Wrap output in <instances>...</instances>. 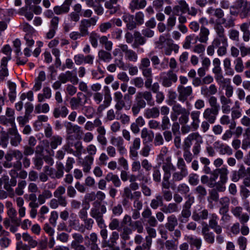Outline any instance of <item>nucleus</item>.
<instances>
[{
  "instance_id": "1",
  "label": "nucleus",
  "mask_w": 250,
  "mask_h": 250,
  "mask_svg": "<svg viewBox=\"0 0 250 250\" xmlns=\"http://www.w3.org/2000/svg\"><path fill=\"white\" fill-rule=\"evenodd\" d=\"M162 167L164 172L162 185L163 188L168 189L170 188L171 171L176 170V167L172 163L171 156H167L163 160Z\"/></svg>"
},
{
  "instance_id": "2",
  "label": "nucleus",
  "mask_w": 250,
  "mask_h": 250,
  "mask_svg": "<svg viewBox=\"0 0 250 250\" xmlns=\"http://www.w3.org/2000/svg\"><path fill=\"white\" fill-rule=\"evenodd\" d=\"M176 166L179 171H176V170L172 171V181L173 182H179L182 180L183 178L187 177L188 174L186 163L182 158L179 157L178 158Z\"/></svg>"
},
{
  "instance_id": "3",
  "label": "nucleus",
  "mask_w": 250,
  "mask_h": 250,
  "mask_svg": "<svg viewBox=\"0 0 250 250\" xmlns=\"http://www.w3.org/2000/svg\"><path fill=\"white\" fill-rule=\"evenodd\" d=\"M214 29L216 33V37L214 38L212 43L216 47L228 44V39L225 33V29L222 25L218 22L214 25Z\"/></svg>"
},
{
  "instance_id": "4",
  "label": "nucleus",
  "mask_w": 250,
  "mask_h": 250,
  "mask_svg": "<svg viewBox=\"0 0 250 250\" xmlns=\"http://www.w3.org/2000/svg\"><path fill=\"white\" fill-rule=\"evenodd\" d=\"M235 7L241 19L250 16V2L247 0H237Z\"/></svg>"
},
{
  "instance_id": "5",
  "label": "nucleus",
  "mask_w": 250,
  "mask_h": 250,
  "mask_svg": "<svg viewBox=\"0 0 250 250\" xmlns=\"http://www.w3.org/2000/svg\"><path fill=\"white\" fill-rule=\"evenodd\" d=\"M79 20L80 15H78L77 13L71 12L68 14L67 16L65 18L62 24L64 31L67 33L72 29Z\"/></svg>"
},
{
  "instance_id": "6",
  "label": "nucleus",
  "mask_w": 250,
  "mask_h": 250,
  "mask_svg": "<svg viewBox=\"0 0 250 250\" xmlns=\"http://www.w3.org/2000/svg\"><path fill=\"white\" fill-rule=\"evenodd\" d=\"M160 41L162 42V50L164 53L167 56L171 55L173 50L177 53L179 50V46L173 43L171 39H165L163 37H160Z\"/></svg>"
},
{
  "instance_id": "7",
  "label": "nucleus",
  "mask_w": 250,
  "mask_h": 250,
  "mask_svg": "<svg viewBox=\"0 0 250 250\" xmlns=\"http://www.w3.org/2000/svg\"><path fill=\"white\" fill-rule=\"evenodd\" d=\"M68 125H69V126L67 125L66 127V132L67 134L66 140L67 141V144L70 145V144H72V143L71 142V141L78 139L79 136L81 133V127L78 125H73L70 123H68Z\"/></svg>"
},
{
  "instance_id": "8",
  "label": "nucleus",
  "mask_w": 250,
  "mask_h": 250,
  "mask_svg": "<svg viewBox=\"0 0 250 250\" xmlns=\"http://www.w3.org/2000/svg\"><path fill=\"white\" fill-rule=\"evenodd\" d=\"M160 78L162 80V85L166 87H170L172 83L177 81L176 74L171 70L161 73Z\"/></svg>"
},
{
  "instance_id": "9",
  "label": "nucleus",
  "mask_w": 250,
  "mask_h": 250,
  "mask_svg": "<svg viewBox=\"0 0 250 250\" xmlns=\"http://www.w3.org/2000/svg\"><path fill=\"white\" fill-rule=\"evenodd\" d=\"M99 19L97 16H94L88 19H83L81 21L79 31L82 33L83 35L87 36L89 34L88 28L91 26H94Z\"/></svg>"
},
{
  "instance_id": "10",
  "label": "nucleus",
  "mask_w": 250,
  "mask_h": 250,
  "mask_svg": "<svg viewBox=\"0 0 250 250\" xmlns=\"http://www.w3.org/2000/svg\"><path fill=\"white\" fill-rule=\"evenodd\" d=\"M58 79L62 83L70 82L73 84H76L79 82V79L76 74L71 71H66L64 73H61L58 77Z\"/></svg>"
},
{
  "instance_id": "11",
  "label": "nucleus",
  "mask_w": 250,
  "mask_h": 250,
  "mask_svg": "<svg viewBox=\"0 0 250 250\" xmlns=\"http://www.w3.org/2000/svg\"><path fill=\"white\" fill-rule=\"evenodd\" d=\"M179 94L178 100L182 103H184L188 97L192 94L193 90L191 86H184L179 85L177 87Z\"/></svg>"
},
{
  "instance_id": "12",
  "label": "nucleus",
  "mask_w": 250,
  "mask_h": 250,
  "mask_svg": "<svg viewBox=\"0 0 250 250\" xmlns=\"http://www.w3.org/2000/svg\"><path fill=\"white\" fill-rule=\"evenodd\" d=\"M8 133L10 135V144L12 146H17L21 142L22 139L16 126L9 128Z\"/></svg>"
},
{
  "instance_id": "13",
  "label": "nucleus",
  "mask_w": 250,
  "mask_h": 250,
  "mask_svg": "<svg viewBox=\"0 0 250 250\" xmlns=\"http://www.w3.org/2000/svg\"><path fill=\"white\" fill-rule=\"evenodd\" d=\"M219 111V110L213 108H207L203 113V118L210 124H213L216 120Z\"/></svg>"
},
{
  "instance_id": "14",
  "label": "nucleus",
  "mask_w": 250,
  "mask_h": 250,
  "mask_svg": "<svg viewBox=\"0 0 250 250\" xmlns=\"http://www.w3.org/2000/svg\"><path fill=\"white\" fill-rule=\"evenodd\" d=\"M119 47L121 48L122 51L125 53V59L130 62H136L138 60L137 53L131 49H129L126 44H121Z\"/></svg>"
},
{
  "instance_id": "15",
  "label": "nucleus",
  "mask_w": 250,
  "mask_h": 250,
  "mask_svg": "<svg viewBox=\"0 0 250 250\" xmlns=\"http://www.w3.org/2000/svg\"><path fill=\"white\" fill-rule=\"evenodd\" d=\"M141 139L139 138H135L133 139L131 145L129 146V157L132 159H137L138 156V150L140 148Z\"/></svg>"
},
{
  "instance_id": "16",
  "label": "nucleus",
  "mask_w": 250,
  "mask_h": 250,
  "mask_svg": "<svg viewBox=\"0 0 250 250\" xmlns=\"http://www.w3.org/2000/svg\"><path fill=\"white\" fill-rule=\"evenodd\" d=\"M72 1V0H65L61 5L54 6L53 8L54 12L58 15L67 13L70 10Z\"/></svg>"
},
{
  "instance_id": "17",
  "label": "nucleus",
  "mask_w": 250,
  "mask_h": 250,
  "mask_svg": "<svg viewBox=\"0 0 250 250\" xmlns=\"http://www.w3.org/2000/svg\"><path fill=\"white\" fill-rule=\"evenodd\" d=\"M177 5H175L173 8V11L175 15H179L180 13H187L188 10V4L185 0H178Z\"/></svg>"
},
{
  "instance_id": "18",
  "label": "nucleus",
  "mask_w": 250,
  "mask_h": 250,
  "mask_svg": "<svg viewBox=\"0 0 250 250\" xmlns=\"http://www.w3.org/2000/svg\"><path fill=\"white\" fill-rule=\"evenodd\" d=\"M193 141L203 142L202 138L198 133H190L184 141V149H189Z\"/></svg>"
},
{
  "instance_id": "19",
  "label": "nucleus",
  "mask_w": 250,
  "mask_h": 250,
  "mask_svg": "<svg viewBox=\"0 0 250 250\" xmlns=\"http://www.w3.org/2000/svg\"><path fill=\"white\" fill-rule=\"evenodd\" d=\"M214 146L219 150V153L220 155H231L233 151L231 147L227 144L221 143L219 141L215 142Z\"/></svg>"
},
{
  "instance_id": "20",
  "label": "nucleus",
  "mask_w": 250,
  "mask_h": 250,
  "mask_svg": "<svg viewBox=\"0 0 250 250\" xmlns=\"http://www.w3.org/2000/svg\"><path fill=\"white\" fill-rule=\"evenodd\" d=\"M210 34L209 30L205 26H201L200 32L198 36L195 35L196 40L201 43H207L208 40V36Z\"/></svg>"
},
{
  "instance_id": "21",
  "label": "nucleus",
  "mask_w": 250,
  "mask_h": 250,
  "mask_svg": "<svg viewBox=\"0 0 250 250\" xmlns=\"http://www.w3.org/2000/svg\"><path fill=\"white\" fill-rule=\"evenodd\" d=\"M100 1H105L104 6L110 10V14H114L120 9V6L116 5L118 0H100Z\"/></svg>"
},
{
  "instance_id": "22",
  "label": "nucleus",
  "mask_w": 250,
  "mask_h": 250,
  "mask_svg": "<svg viewBox=\"0 0 250 250\" xmlns=\"http://www.w3.org/2000/svg\"><path fill=\"white\" fill-rule=\"evenodd\" d=\"M200 114L201 112L198 110H193L190 113V117L192 120L191 126L193 130H196L199 127Z\"/></svg>"
},
{
  "instance_id": "23",
  "label": "nucleus",
  "mask_w": 250,
  "mask_h": 250,
  "mask_svg": "<svg viewBox=\"0 0 250 250\" xmlns=\"http://www.w3.org/2000/svg\"><path fill=\"white\" fill-rule=\"evenodd\" d=\"M94 157L91 156H86L81 163L83 170L84 173H88L91 169L93 164Z\"/></svg>"
},
{
  "instance_id": "24",
  "label": "nucleus",
  "mask_w": 250,
  "mask_h": 250,
  "mask_svg": "<svg viewBox=\"0 0 250 250\" xmlns=\"http://www.w3.org/2000/svg\"><path fill=\"white\" fill-rule=\"evenodd\" d=\"M144 115L146 119L157 118L160 115V110L157 107L147 108L144 111Z\"/></svg>"
},
{
  "instance_id": "25",
  "label": "nucleus",
  "mask_w": 250,
  "mask_h": 250,
  "mask_svg": "<svg viewBox=\"0 0 250 250\" xmlns=\"http://www.w3.org/2000/svg\"><path fill=\"white\" fill-rule=\"evenodd\" d=\"M69 110L64 105L56 107L53 110V114L55 118H58L60 117L65 118L68 114Z\"/></svg>"
},
{
  "instance_id": "26",
  "label": "nucleus",
  "mask_w": 250,
  "mask_h": 250,
  "mask_svg": "<svg viewBox=\"0 0 250 250\" xmlns=\"http://www.w3.org/2000/svg\"><path fill=\"white\" fill-rule=\"evenodd\" d=\"M42 92L38 95V101L40 103L44 102L46 99H49L52 97V91L49 87H43Z\"/></svg>"
},
{
  "instance_id": "27",
  "label": "nucleus",
  "mask_w": 250,
  "mask_h": 250,
  "mask_svg": "<svg viewBox=\"0 0 250 250\" xmlns=\"http://www.w3.org/2000/svg\"><path fill=\"white\" fill-rule=\"evenodd\" d=\"M167 223L166 224V228L170 231H173L178 225L176 217L173 214L167 217Z\"/></svg>"
},
{
  "instance_id": "28",
  "label": "nucleus",
  "mask_w": 250,
  "mask_h": 250,
  "mask_svg": "<svg viewBox=\"0 0 250 250\" xmlns=\"http://www.w3.org/2000/svg\"><path fill=\"white\" fill-rule=\"evenodd\" d=\"M139 98L144 99L147 102V104L150 106H153L155 104V101L153 99L152 95L149 91H145L139 92Z\"/></svg>"
},
{
  "instance_id": "29",
  "label": "nucleus",
  "mask_w": 250,
  "mask_h": 250,
  "mask_svg": "<svg viewBox=\"0 0 250 250\" xmlns=\"http://www.w3.org/2000/svg\"><path fill=\"white\" fill-rule=\"evenodd\" d=\"M141 138L143 139V143H149L152 142L154 134L151 131H149L147 128H143L141 131Z\"/></svg>"
},
{
  "instance_id": "30",
  "label": "nucleus",
  "mask_w": 250,
  "mask_h": 250,
  "mask_svg": "<svg viewBox=\"0 0 250 250\" xmlns=\"http://www.w3.org/2000/svg\"><path fill=\"white\" fill-rule=\"evenodd\" d=\"M105 179L107 182H112L116 187H119L121 185V182L117 175L112 172H108L105 176Z\"/></svg>"
},
{
  "instance_id": "31",
  "label": "nucleus",
  "mask_w": 250,
  "mask_h": 250,
  "mask_svg": "<svg viewBox=\"0 0 250 250\" xmlns=\"http://www.w3.org/2000/svg\"><path fill=\"white\" fill-rule=\"evenodd\" d=\"M62 138L58 135L52 136L49 140V144L51 149H55L57 148L59 146H61L62 144Z\"/></svg>"
},
{
  "instance_id": "32",
  "label": "nucleus",
  "mask_w": 250,
  "mask_h": 250,
  "mask_svg": "<svg viewBox=\"0 0 250 250\" xmlns=\"http://www.w3.org/2000/svg\"><path fill=\"white\" fill-rule=\"evenodd\" d=\"M202 233L204 236V238L207 242L210 244L214 242V234L212 232L209 231V229L207 226L204 227L202 228Z\"/></svg>"
},
{
  "instance_id": "33",
  "label": "nucleus",
  "mask_w": 250,
  "mask_h": 250,
  "mask_svg": "<svg viewBox=\"0 0 250 250\" xmlns=\"http://www.w3.org/2000/svg\"><path fill=\"white\" fill-rule=\"evenodd\" d=\"M215 170L217 171L216 172L218 176L219 175V181H220V182L226 183L228 179V175L229 172L227 168L222 167L220 168L216 169Z\"/></svg>"
},
{
  "instance_id": "34",
  "label": "nucleus",
  "mask_w": 250,
  "mask_h": 250,
  "mask_svg": "<svg viewBox=\"0 0 250 250\" xmlns=\"http://www.w3.org/2000/svg\"><path fill=\"white\" fill-rule=\"evenodd\" d=\"M219 204L221 206L219 209V213H224L225 212H228L229 199L227 197L221 198L219 200Z\"/></svg>"
},
{
  "instance_id": "35",
  "label": "nucleus",
  "mask_w": 250,
  "mask_h": 250,
  "mask_svg": "<svg viewBox=\"0 0 250 250\" xmlns=\"http://www.w3.org/2000/svg\"><path fill=\"white\" fill-rule=\"evenodd\" d=\"M187 240L190 245L195 247L197 250H199L201 247L202 240L201 238H197L193 235H189L187 236Z\"/></svg>"
},
{
  "instance_id": "36",
  "label": "nucleus",
  "mask_w": 250,
  "mask_h": 250,
  "mask_svg": "<svg viewBox=\"0 0 250 250\" xmlns=\"http://www.w3.org/2000/svg\"><path fill=\"white\" fill-rule=\"evenodd\" d=\"M52 197L51 192L48 190H44L42 193L38 195V201L40 205H42L45 203L46 200L51 198Z\"/></svg>"
},
{
  "instance_id": "37",
  "label": "nucleus",
  "mask_w": 250,
  "mask_h": 250,
  "mask_svg": "<svg viewBox=\"0 0 250 250\" xmlns=\"http://www.w3.org/2000/svg\"><path fill=\"white\" fill-rule=\"evenodd\" d=\"M86 238H88L89 239V241L90 242V248L92 250H99L100 248L98 247L97 244V242L98 240L97 234L95 232L91 233L89 237L88 236L85 237Z\"/></svg>"
},
{
  "instance_id": "38",
  "label": "nucleus",
  "mask_w": 250,
  "mask_h": 250,
  "mask_svg": "<svg viewBox=\"0 0 250 250\" xmlns=\"http://www.w3.org/2000/svg\"><path fill=\"white\" fill-rule=\"evenodd\" d=\"M23 241L28 242L31 248H35L38 245V242L27 232H24L22 234Z\"/></svg>"
},
{
  "instance_id": "39",
  "label": "nucleus",
  "mask_w": 250,
  "mask_h": 250,
  "mask_svg": "<svg viewBox=\"0 0 250 250\" xmlns=\"http://www.w3.org/2000/svg\"><path fill=\"white\" fill-rule=\"evenodd\" d=\"M119 235L118 232L113 231L110 236L108 241L106 240V246L109 248H113L117 243V241L119 239Z\"/></svg>"
},
{
  "instance_id": "40",
  "label": "nucleus",
  "mask_w": 250,
  "mask_h": 250,
  "mask_svg": "<svg viewBox=\"0 0 250 250\" xmlns=\"http://www.w3.org/2000/svg\"><path fill=\"white\" fill-rule=\"evenodd\" d=\"M213 15L214 16L218 18V20L216 21L215 24H216L217 22L219 23L220 25L225 23L226 20L223 18L224 16V13L221 8H216Z\"/></svg>"
},
{
  "instance_id": "41",
  "label": "nucleus",
  "mask_w": 250,
  "mask_h": 250,
  "mask_svg": "<svg viewBox=\"0 0 250 250\" xmlns=\"http://www.w3.org/2000/svg\"><path fill=\"white\" fill-rule=\"evenodd\" d=\"M9 89L8 97L9 100L13 103L15 100L17 96L16 84L12 82L9 83Z\"/></svg>"
},
{
  "instance_id": "42",
  "label": "nucleus",
  "mask_w": 250,
  "mask_h": 250,
  "mask_svg": "<svg viewBox=\"0 0 250 250\" xmlns=\"http://www.w3.org/2000/svg\"><path fill=\"white\" fill-rule=\"evenodd\" d=\"M132 233V229L128 227H125L123 228V230L121 234H120L121 238L124 240L122 241L121 243L124 245H125L126 241L130 239L129 235Z\"/></svg>"
},
{
  "instance_id": "43",
  "label": "nucleus",
  "mask_w": 250,
  "mask_h": 250,
  "mask_svg": "<svg viewBox=\"0 0 250 250\" xmlns=\"http://www.w3.org/2000/svg\"><path fill=\"white\" fill-rule=\"evenodd\" d=\"M191 215V211L190 209L183 208L180 216H179V220L182 223H186L188 220V218Z\"/></svg>"
},
{
  "instance_id": "44",
  "label": "nucleus",
  "mask_w": 250,
  "mask_h": 250,
  "mask_svg": "<svg viewBox=\"0 0 250 250\" xmlns=\"http://www.w3.org/2000/svg\"><path fill=\"white\" fill-rule=\"evenodd\" d=\"M50 107L48 104H38L35 106V113L39 114L40 113H46L49 112Z\"/></svg>"
},
{
  "instance_id": "45",
  "label": "nucleus",
  "mask_w": 250,
  "mask_h": 250,
  "mask_svg": "<svg viewBox=\"0 0 250 250\" xmlns=\"http://www.w3.org/2000/svg\"><path fill=\"white\" fill-rule=\"evenodd\" d=\"M163 204V197L160 195H156L155 198L151 200L150 205L151 208L156 209L159 206H162Z\"/></svg>"
},
{
  "instance_id": "46",
  "label": "nucleus",
  "mask_w": 250,
  "mask_h": 250,
  "mask_svg": "<svg viewBox=\"0 0 250 250\" xmlns=\"http://www.w3.org/2000/svg\"><path fill=\"white\" fill-rule=\"evenodd\" d=\"M9 133L8 131L6 132L5 131H1L0 132V140L1 142V146L3 148H6L9 143Z\"/></svg>"
},
{
  "instance_id": "47",
  "label": "nucleus",
  "mask_w": 250,
  "mask_h": 250,
  "mask_svg": "<svg viewBox=\"0 0 250 250\" xmlns=\"http://www.w3.org/2000/svg\"><path fill=\"white\" fill-rule=\"evenodd\" d=\"M0 124L5 125H10L11 127L16 126L15 121L6 115L0 116Z\"/></svg>"
},
{
  "instance_id": "48",
  "label": "nucleus",
  "mask_w": 250,
  "mask_h": 250,
  "mask_svg": "<svg viewBox=\"0 0 250 250\" xmlns=\"http://www.w3.org/2000/svg\"><path fill=\"white\" fill-rule=\"evenodd\" d=\"M146 5V0H132L130 6L133 9H143Z\"/></svg>"
},
{
  "instance_id": "49",
  "label": "nucleus",
  "mask_w": 250,
  "mask_h": 250,
  "mask_svg": "<svg viewBox=\"0 0 250 250\" xmlns=\"http://www.w3.org/2000/svg\"><path fill=\"white\" fill-rule=\"evenodd\" d=\"M179 210L177 205L175 203H169L167 206L162 209V211L166 213H170L178 212Z\"/></svg>"
},
{
  "instance_id": "50",
  "label": "nucleus",
  "mask_w": 250,
  "mask_h": 250,
  "mask_svg": "<svg viewBox=\"0 0 250 250\" xmlns=\"http://www.w3.org/2000/svg\"><path fill=\"white\" fill-rule=\"evenodd\" d=\"M197 42L195 34H191L186 38L183 47L185 49H189L191 43H194Z\"/></svg>"
},
{
  "instance_id": "51",
  "label": "nucleus",
  "mask_w": 250,
  "mask_h": 250,
  "mask_svg": "<svg viewBox=\"0 0 250 250\" xmlns=\"http://www.w3.org/2000/svg\"><path fill=\"white\" fill-rule=\"evenodd\" d=\"M100 35L95 31H92L89 36V41L92 46L96 48L98 46V40H99Z\"/></svg>"
},
{
  "instance_id": "52",
  "label": "nucleus",
  "mask_w": 250,
  "mask_h": 250,
  "mask_svg": "<svg viewBox=\"0 0 250 250\" xmlns=\"http://www.w3.org/2000/svg\"><path fill=\"white\" fill-rule=\"evenodd\" d=\"M235 64V70L238 73H241L243 71L244 66L242 59L240 57H237L234 61Z\"/></svg>"
},
{
  "instance_id": "53",
  "label": "nucleus",
  "mask_w": 250,
  "mask_h": 250,
  "mask_svg": "<svg viewBox=\"0 0 250 250\" xmlns=\"http://www.w3.org/2000/svg\"><path fill=\"white\" fill-rule=\"evenodd\" d=\"M132 228V230H137L139 233H142L144 230V227L141 221H136L129 224Z\"/></svg>"
},
{
  "instance_id": "54",
  "label": "nucleus",
  "mask_w": 250,
  "mask_h": 250,
  "mask_svg": "<svg viewBox=\"0 0 250 250\" xmlns=\"http://www.w3.org/2000/svg\"><path fill=\"white\" fill-rule=\"evenodd\" d=\"M56 168L57 171L55 173L54 178L60 179L63 175L64 166L61 162L57 163Z\"/></svg>"
},
{
  "instance_id": "55",
  "label": "nucleus",
  "mask_w": 250,
  "mask_h": 250,
  "mask_svg": "<svg viewBox=\"0 0 250 250\" xmlns=\"http://www.w3.org/2000/svg\"><path fill=\"white\" fill-rule=\"evenodd\" d=\"M98 56L100 60L105 62H109L112 59L111 55L110 53L103 50L99 52Z\"/></svg>"
},
{
  "instance_id": "56",
  "label": "nucleus",
  "mask_w": 250,
  "mask_h": 250,
  "mask_svg": "<svg viewBox=\"0 0 250 250\" xmlns=\"http://www.w3.org/2000/svg\"><path fill=\"white\" fill-rule=\"evenodd\" d=\"M82 109L83 113L88 119L92 118L95 114L94 108L90 106H83Z\"/></svg>"
},
{
  "instance_id": "57",
  "label": "nucleus",
  "mask_w": 250,
  "mask_h": 250,
  "mask_svg": "<svg viewBox=\"0 0 250 250\" xmlns=\"http://www.w3.org/2000/svg\"><path fill=\"white\" fill-rule=\"evenodd\" d=\"M217 171L215 170L212 171L210 176L209 178L208 187L214 188L216 183V180L218 178V175L217 174Z\"/></svg>"
},
{
  "instance_id": "58",
  "label": "nucleus",
  "mask_w": 250,
  "mask_h": 250,
  "mask_svg": "<svg viewBox=\"0 0 250 250\" xmlns=\"http://www.w3.org/2000/svg\"><path fill=\"white\" fill-rule=\"evenodd\" d=\"M26 186V182L25 181H21L19 182L18 187L15 189V193L18 195H22L23 193V189Z\"/></svg>"
},
{
  "instance_id": "59",
  "label": "nucleus",
  "mask_w": 250,
  "mask_h": 250,
  "mask_svg": "<svg viewBox=\"0 0 250 250\" xmlns=\"http://www.w3.org/2000/svg\"><path fill=\"white\" fill-rule=\"evenodd\" d=\"M28 8L29 7H26V5H25V7H23L20 9L19 13L21 15H24L28 21H31L33 18V14L31 12L26 11Z\"/></svg>"
},
{
  "instance_id": "60",
  "label": "nucleus",
  "mask_w": 250,
  "mask_h": 250,
  "mask_svg": "<svg viewBox=\"0 0 250 250\" xmlns=\"http://www.w3.org/2000/svg\"><path fill=\"white\" fill-rule=\"evenodd\" d=\"M189 111L187 110L183 113L181 114V116L179 118V122L181 125H186L189 121Z\"/></svg>"
},
{
  "instance_id": "61",
  "label": "nucleus",
  "mask_w": 250,
  "mask_h": 250,
  "mask_svg": "<svg viewBox=\"0 0 250 250\" xmlns=\"http://www.w3.org/2000/svg\"><path fill=\"white\" fill-rule=\"evenodd\" d=\"M21 28L26 34H34L36 32L34 28L27 22L23 23L21 25Z\"/></svg>"
},
{
  "instance_id": "62",
  "label": "nucleus",
  "mask_w": 250,
  "mask_h": 250,
  "mask_svg": "<svg viewBox=\"0 0 250 250\" xmlns=\"http://www.w3.org/2000/svg\"><path fill=\"white\" fill-rule=\"evenodd\" d=\"M108 159V156L105 153H102L96 162L99 166H106Z\"/></svg>"
},
{
  "instance_id": "63",
  "label": "nucleus",
  "mask_w": 250,
  "mask_h": 250,
  "mask_svg": "<svg viewBox=\"0 0 250 250\" xmlns=\"http://www.w3.org/2000/svg\"><path fill=\"white\" fill-rule=\"evenodd\" d=\"M110 142L112 145L117 147L124 144V141L121 136L112 137Z\"/></svg>"
},
{
  "instance_id": "64",
  "label": "nucleus",
  "mask_w": 250,
  "mask_h": 250,
  "mask_svg": "<svg viewBox=\"0 0 250 250\" xmlns=\"http://www.w3.org/2000/svg\"><path fill=\"white\" fill-rule=\"evenodd\" d=\"M75 99H77V101L83 107L84 104L87 103V98L86 95H84L83 93L79 92L77 94V96L75 97Z\"/></svg>"
}]
</instances>
